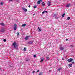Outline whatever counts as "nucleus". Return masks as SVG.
<instances>
[{
    "instance_id": "1",
    "label": "nucleus",
    "mask_w": 75,
    "mask_h": 75,
    "mask_svg": "<svg viewBox=\"0 0 75 75\" xmlns=\"http://www.w3.org/2000/svg\"><path fill=\"white\" fill-rule=\"evenodd\" d=\"M16 42H14L13 43V46H14V48H15L16 50H17L18 49L17 47V45H16Z\"/></svg>"
},
{
    "instance_id": "2",
    "label": "nucleus",
    "mask_w": 75,
    "mask_h": 75,
    "mask_svg": "<svg viewBox=\"0 0 75 75\" xmlns=\"http://www.w3.org/2000/svg\"><path fill=\"white\" fill-rule=\"evenodd\" d=\"M17 30V25L16 24H14V30Z\"/></svg>"
},
{
    "instance_id": "3",
    "label": "nucleus",
    "mask_w": 75,
    "mask_h": 75,
    "mask_svg": "<svg viewBox=\"0 0 75 75\" xmlns=\"http://www.w3.org/2000/svg\"><path fill=\"white\" fill-rule=\"evenodd\" d=\"M68 62H70L72 61H73V59H69L67 60Z\"/></svg>"
},
{
    "instance_id": "4",
    "label": "nucleus",
    "mask_w": 75,
    "mask_h": 75,
    "mask_svg": "<svg viewBox=\"0 0 75 75\" xmlns=\"http://www.w3.org/2000/svg\"><path fill=\"white\" fill-rule=\"evenodd\" d=\"M51 2L50 1H49L47 3V5H48V6H50L51 5Z\"/></svg>"
},
{
    "instance_id": "5",
    "label": "nucleus",
    "mask_w": 75,
    "mask_h": 75,
    "mask_svg": "<svg viewBox=\"0 0 75 75\" xmlns=\"http://www.w3.org/2000/svg\"><path fill=\"white\" fill-rule=\"evenodd\" d=\"M39 0V1H38V2H37V4H40L41 2L42 1V0Z\"/></svg>"
},
{
    "instance_id": "6",
    "label": "nucleus",
    "mask_w": 75,
    "mask_h": 75,
    "mask_svg": "<svg viewBox=\"0 0 75 75\" xmlns=\"http://www.w3.org/2000/svg\"><path fill=\"white\" fill-rule=\"evenodd\" d=\"M33 41H29L28 42V44H31L33 43Z\"/></svg>"
},
{
    "instance_id": "7",
    "label": "nucleus",
    "mask_w": 75,
    "mask_h": 75,
    "mask_svg": "<svg viewBox=\"0 0 75 75\" xmlns=\"http://www.w3.org/2000/svg\"><path fill=\"white\" fill-rule=\"evenodd\" d=\"M23 11H24L25 12H26L27 11H28L26 9H25L24 8H23Z\"/></svg>"
},
{
    "instance_id": "8",
    "label": "nucleus",
    "mask_w": 75,
    "mask_h": 75,
    "mask_svg": "<svg viewBox=\"0 0 75 75\" xmlns=\"http://www.w3.org/2000/svg\"><path fill=\"white\" fill-rule=\"evenodd\" d=\"M29 38V36H27L25 38V39L27 40Z\"/></svg>"
},
{
    "instance_id": "9",
    "label": "nucleus",
    "mask_w": 75,
    "mask_h": 75,
    "mask_svg": "<svg viewBox=\"0 0 75 75\" xmlns=\"http://www.w3.org/2000/svg\"><path fill=\"white\" fill-rule=\"evenodd\" d=\"M38 29L39 32H41V28L38 27Z\"/></svg>"
},
{
    "instance_id": "10",
    "label": "nucleus",
    "mask_w": 75,
    "mask_h": 75,
    "mask_svg": "<svg viewBox=\"0 0 75 75\" xmlns=\"http://www.w3.org/2000/svg\"><path fill=\"white\" fill-rule=\"evenodd\" d=\"M42 6H44L45 5V4L44 2H42Z\"/></svg>"
},
{
    "instance_id": "11",
    "label": "nucleus",
    "mask_w": 75,
    "mask_h": 75,
    "mask_svg": "<svg viewBox=\"0 0 75 75\" xmlns=\"http://www.w3.org/2000/svg\"><path fill=\"white\" fill-rule=\"evenodd\" d=\"M60 49L61 50H64V48L63 47H60Z\"/></svg>"
},
{
    "instance_id": "12",
    "label": "nucleus",
    "mask_w": 75,
    "mask_h": 75,
    "mask_svg": "<svg viewBox=\"0 0 75 75\" xmlns=\"http://www.w3.org/2000/svg\"><path fill=\"white\" fill-rule=\"evenodd\" d=\"M4 29H1V32L2 33H4Z\"/></svg>"
},
{
    "instance_id": "13",
    "label": "nucleus",
    "mask_w": 75,
    "mask_h": 75,
    "mask_svg": "<svg viewBox=\"0 0 75 75\" xmlns=\"http://www.w3.org/2000/svg\"><path fill=\"white\" fill-rule=\"evenodd\" d=\"M70 4H69L67 5V7H70Z\"/></svg>"
},
{
    "instance_id": "14",
    "label": "nucleus",
    "mask_w": 75,
    "mask_h": 75,
    "mask_svg": "<svg viewBox=\"0 0 75 75\" xmlns=\"http://www.w3.org/2000/svg\"><path fill=\"white\" fill-rule=\"evenodd\" d=\"M37 7V6L36 5H35V6H34L33 7V8H36Z\"/></svg>"
},
{
    "instance_id": "15",
    "label": "nucleus",
    "mask_w": 75,
    "mask_h": 75,
    "mask_svg": "<svg viewBox=\"0 0 75 75\" xmlns=\"http://www.w3.org/2000/svg\"><path fill=\"white\" fill-rule=\"evenodd\" d=\"M27 25V24H23L22 25V26L23 27Z\"/></svg>"
},
{
    "instance_id": "16",
    "label": "nucleus",
    "mask_w": 75,
    "mask_h": 75,
    "mask_svg": "<svg viewBox=\"0 0 75 75\" xmlns=\"http://www.w3.org/2000/svg\"><path fill=\"white\" fill-rule=\"evenodd\" d=\"M44 61V59L43 58H42L41 59V61H40V63L42 62L43 61Z\"/></svg>"
},
{
    "instance_id": "17",
    "label": "nucleus",
    "mask_w": 75,
    "mask_h": 75,
    "mask_svg": "<svg viewBox=\"0 0 75 75\" xmlns=\"http://www.w3.org/2000/svg\"><path fill=\"white\" fill-rule=\"evenodd\" d=\"M69 66L70 67H71L72 66V64H69Z\"/></svg>"
},
{
    "instance_id": "18",
    "label": "nucleus",
    "mask_w": 75,
    "mask_h": 75,
    "mask_svg": "<svg viewBox=\"0 0 75 75\" xmlns=\"http://www.w3.org/2000/svg\"><path fill=\"white\" fill-rule=\"evenodd\" d=\"M1 24V25L3 26H4L5 25L4 23H1V24Z\"/></svg>"
},
{
    "instance_id": "19",
    "label": "nucleus",
    "mask_w": 75,
    "mask_h": 75,
    "mask_svg": "<svg viewBox=\"0 0 75 75\" xmlns=\"http://www.w3.org/2000/svg\"><path fill=\"white\" fill-rule=\"evenodd\" d=\"M65 15V13H63L62 15V17H64V15Z\"/></svg>"
},
{
    "instance_id": "20",
    "label": "nucleus",
    "mask_w": 75,
    "mask_h": 75,
    "mask_svg": "<svg viewBox=\"0 0 75 75\" xmlns=\"http://www.w3.org/2000/svg\"><path fill=\"white\" fill-rule=\"evenodd\" d=\"M70 19V17H68L67 18V20H69Z\"/></svg>"
},
{
    "instance_id": "21",
    "label": "nucleus",
    "mask_w": 75,
    "mask_h": 75,
    "mask_svg": "<svg viewBox=\"0 0 75 75\" xmlns=\"http://www.w3.org/2000/svg\"><path fill=\"white\" fill-rule=\"evenodd\" d=\"M4 4L3 2H1V3H0V4H1V5H2L3 4Z\"/></svg>"
},
{
    "instance_id": "22",
    "label": "nucleus",
    "mask_w": 75,
    "mask_h": 75,
    "mask_svg": "<svg viewBox=\"0 0 75 75\" xmlns=\"http://www.w3.org/2000/svg\"><path fill=\"white\" fill-rule=\"evenodd\" d=\"M74 45H70V46L71 47H74Z\"/></svg>"
},
{
    "instance_id": "23",
    "label": "nucleus",
    "mask_w": 75,
    "mask_h": 75,
    "mask_svg": "<svg viewBox=\"0 0 75 75\" xmlns=\"http://www.w3.org/2000/svg\"><path fill=\"white\" fill-rule=\"evenodd\" d=\"M46 59V60H48L50 59V58L49 57H47Z\"/></svg>"
},
{
    "instance_id": "24",
    "label": "nucleus",
    "mask_w": 75,
    "mask_h": 75,
    "mask_svg": "<svg viewBox=\"0 0 75 75\" xmlns=\"http://www.w3.org/2000/svg\"><path fill=\"white\" fill-rule=\"evenodd\" d=\"M42 72H40V74H39V75H42Z\"/></svg>"
},
{
    "instance_id": "25",
    "label": "nucleus",
    "mask_w": 75,
    "mask_h": 75,
    "mask_svg": "<svg viewBox=\"0 0 75 75\" xmlns=\"http://www.w3.org/2000/svg\"><path fill=\"white\" fill-rule=\"evenodd\" d=\"M61 69H62L61 68H60L59 69H58V70L59 71H60Z\"/></svg>"
},
{
    "instance_id": "26",
    "label": "nucleus",
    "mask_w": 75,
    "mask_h": 75,
    "mask_svg": "<svg viewBox=\"0 0 75 75\" xmlns=\"http://www.w3.org/2000/svg\"><path fill=\"white\" fill-rule=\"evenodd\" d=\"M56 15H54V17L55 18H57V17H56Z\"/></svg>"
},
{
    "instance_id": "27",
    "label": "nucleus",
    "mask_w": 75,
    "mask_h": 75,
    "mask_svg": "<svg viewBox=\"0 0 75 75\" xmlns=\"http://www.w3.org/2000/svg\"><path fill=\"white\" fill-rule=\"evenodd\" d=\"M4 42H6V39H4L3 40Z\"/></svg>"
},
{
    "instance_id": "28",
    "label": "nucleus",
    "mask_w": 75,
    "mask_h": 75,
    "mask_svg": "<svg viewBox=\"0 0 75 75\" xmlns=\"http://www.w3.org/2000/svg\"><path fill=\"white\" fill-rule=\"evenodd\" d=\"M26 50V48H24V49H23V50L24 51H25V50Z\"/></svg>"
},
{
    "instance_id": "29",
    "label": "nucleus",
    "mask_w": 75,
    "mask_h": 75,
    "mask_svg": "<svg viewBox=\"0 0 75 75\" xmlns=\"http://www.w3.org/2000/svg\"><path fill=\"white\" fill-rule=\"evenodd\" d=\"M33 56H34V57H35L36 56V54H34Z\"/></svg>"
},
{
    "instance_id": "30",
    "label": "nucleus",
    "mask_w": 75,
    "mask_h": 75,
    "mask_svg": "<svg viewBox=\"0 0 75 75\" xmlns=\"http://www.w3.org/2000/svg\"><path fill=\"white\" fill-rule=\"evenodd\" d=\"M19 32H18L17 33V36H18L19 35Z\"/></svg>"
},
{
    "instance_id": "31",
    "label": "nucleus",
    "mask_w": 75,
    "mask_h": 75,
    "mask_svg": "<svg viewBox=\"0 0 75 75\" xmlns=\"http://www.w3.org/2000/svg\"><path fill=\"white\" fill-rule=\"evenodd\" d=\"M45 11H44L43 12H42V14H44V13H45Z\"/></svg>"
},
{
    "instance_id": "32",
    "label": "nucleus",
    "mask_w": 75,
    "mask_h": 75,
    "mask_svg": "<svg viewBox=\"0 0 75 75\" xmlns=\"http://www.w3.org/2000/svg\"><path fill=\"white\" fill-rule=\"evenodd\" d=\"M32 73H33V74H34L35 73V71H33L32 72Z\"/></svg>"
},
{
    "instance_id": "33",
    "label": "nucleus",
    "mask_w": 75,
    "mask_h": 75,
    "mask_svg": "<svg viewBox=\"0 0 75 75\" xmlns=\"http://www.w3.org/2000/svg\"><path fill=\"white\" fill-rule=\"evenodd\" d=\"M19 1V0H16V2H18Z\"/></svg>"
},
{
    "instance_id": "34",
    "label": "nucleus",
    "mask_w": 75,
    "mask_h": 75,
    "mask_svg": "<svg viewBox=\"0 0 75 75\" xmlns=\"http://www.w3.org/2000/svg\"><path fill=\"white\" fill-rule=\"evenodd\" d=\"M39 71H40L39 70L37 71V72H39Z\"/></svg>"
},
{
    "instance_id": "35",
    "label": "nucleus",
    "mask_w": 75,
    "mask_h": 75,
    "mask_svg": "<svg viewBox=\"0 0 75 75\" xmlns=\"http://www.w3.org/2000/svg\"><path fill=\"white\" fill-rule=\"evenodd\" d=\"M30 7H31V6L29 5V6H28V7H29V8H30Z\"/></svg>"
},
{
    "instance_id": "36",
    "label": "nucleus",
    "mask_w": 75,
    "mask_h": 75,
    "mask_svg": "<svg viewBox=\"0 0 75 75\" xmlns=\"http://www.w3.org/2000/svg\"><path fill=\"white\" fill-rule=\"evenodd\" d=\"M2 68H0V70H2Z\"/></svg>"
},
{
    "instance_id": "37",
    "label": "nucleus",
    "mask_w": 75,
    "mask_h": 75,
    "mask_svg": "<svg viewBox=\"0 0 75 75\" xmlns=\"http://www.w3.org/2000/svg\"><path fill=\"white\" fill-rule=\"evenodd\" d=\"M13 0H9V1H12Z\"/></svg>"
},
{
    "instance_id": "38",
    "label": "nucleus",
    "mask_w": 75,
    "mask_h": 75,
    "mask_svg": "<svg viewBox=\"0 0 75 75\" xmlns=\"http://www.w3.org/2000/svg\"><path fill=\"white\" fill-rule=\"evenodd\" d=\"M72 64H74V62H72Z\"/></svg>"
},
{
    "instance_id": "39",
    "label": "nucleus",
    "mask_w": 75,
    "mask_h": 75,
    "mask_svg": "<svg viewBox=\"0 0 75 75\" xmlns=\"http://www.w3.org/2000/svg\"><path fill=\"white\" fill-rule=\"evenodd\" d=\"M45 12H46V13H47V11H45Z\"/></svg>"
},
{
    "instance_id": "40",
    "label": "nucleus",
    "mask_w": 75,
    "mask_h": 75,
    "mask_svg": "<svg viewBox=\"0 0 75 75\" xmlns=\"http://www.w3.org/2000/svg\"><path fill=\"white\" fill-rule=\"evenodd\" d=\"M66 41H68V39H66Z\"/></svg>"
},
{
    "instance_id": "41",
    "label": "nucleus",
    "mask_w": 75,
    "mask_h": 75,
    "mask_svg": "<svg viewBox=\"0 0 75 75\" xmlns=\"http://www.w3.org/2000/svg\"><path fill=\"white\" fill-rule=\"evenodd\" d=\"M62 60H64V59H63V58H62Z\"/></svg>"
},
{
    "instance_id": "42",
    "label": "nucleus",
    "mask_w": 75,
    "mask_h": 75,
    "mask_svg": "<svg viewBox=\"0 0 75 75\" xmlns=\"http://www.w3.org/2000/svg\"><path fill=\"white\" fill-rule=\"evenodd\" d=\"M51 71H52V70H50L49 71L50 72H51Z\"/></svg>"
},
{
    "instance_id": "43",
    "label": "nucleus",
    "mask_w": 75,
    "mask_h": 75,
    "mask_svg": "<svg viewBox=\"0 0 75 75\" xmlns=\"http://www.w3.org/2000/svg\"><path fill=\"white\" fill-rule=\"evenodd\" d=\"M33 15L34 16V15H35V13H34V14H33Z\"/></svg>"
},
{
    "instance_id": "44",
    "label": "nucleus",
    "mask_w": 75,
    "mask_h": 75,
    "mask_svg": "<svg viewBox=\"0 0 75 75\" xmlns=\"http://www.w3.org/2000/svg\"><path fill=\"white\" fill-rule=\"evenodd\" d=\"M66 58H67V57L66 56V57H65Z\"/></svg>"
},
{
    "instance_id": "45",
    "label": "nucleus",
    "mask_w": 75,
    "mask_h": 75,
    "mask_svg": "<svg viewBox=\"0 0 75 75\" xmlns=\"http://www.w3.org/2000/svg\"><path fill=\"white\" fill-rule=\"evenodd\" d=\"M26 61H28V60H26Z\"/></svg>"
},
{
    "instance_id": "46",
    "label": "nucleus",
    "mask_w": 75,
    "mask_h": 75,
    "mask_svg": "<svg viewBox=\"0 0 75 75\" xmlns=\"http://www.w3.org/2000/svg\"><path fill=\"white\" fill-rule=\"evenodd\" d=\"M22 63V62H21V63Z\"/></svg>"
},
{
    "instance_id": "47",
    "label": "nucleus",
    "mask_w": 75,
    "mask_h": 75,
    "mask_svg": "<svg viewBox=\"0 0 75 75\" xmlns=\"http://www.w3.org/2000/svg\"><path fill=\"white\" fill-rule=\"evenodd\" d=\"M11 67H12V66H11Z\"/></svg>"
}]
</instances>
